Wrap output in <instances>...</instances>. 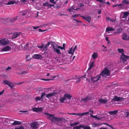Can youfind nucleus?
<instances>
[{"mask_svg":"<svg viewBox=\"0 0 129 129\" xmlns=\"http://www.w3.org/2000/svg\"><path fill=\"white\" fill-rule=\"evenodd\" d=\"M122 30L121 28H119L117 29V33H120L122 32Z\"/></svg>","mask_w":129,"mask_h":129,"instance_id":"49530a36","label":"nucleus"},{"mask_svg":"<svg viewBox=\"0 0 129 129\" xmlns=\"http://www.w3.org/2000/svg\"><path fill=\"white\" fill-rule=\"evenodd\" d=\"M50 42H48V43L45 45L44 49V50H47V48L50 45Z\"/></svg>","mask_w":129,"mask_h":129,"instance_id":"72a5a7b5","label":"nucleus"},{"mask_svg":"<svg viewBox=\"0 0 129 129\" xmlns=\"http://www.w3.org/2000/svg\"><path fill=\"white\" fill-rule=\"evenodd\" d=\"M66 46V44L63 43V47H61L59 46V47L61 49L63 50L65 49V48Z\"/></svg>","mask_w":129,"mask_h":129,"instance_id":"c03bdc74","label":"nucleus"},{"mask_svg":"<svg viewBox=\"0 0 129 129\" xmlns=\"http://www.w3.org/2000/svg\"><path fill=\"white\" fill-rule=\"evenodd\" d=\"M28 44L27 43L26 45H24V47L22 48V49L24 50L27 49L28 47Z\"/></svg>","mask_w":129,"mask_h":129,"instance_id":"ea45409f","label":"nucleus"},{"mask_svg":"<svg viewBox=\"0 0 129 129\" xmlns=\"http://www.w3.org/2000/svg\"><path fill=\"white\" fill-rule=\"evenodd\" d=\"M118 50L119 53H121L122 54L120 57V61L123 62L124 64H126L127 62L126 60V59L129 58V56L125 55L124 53V50L123 49H118Z\"/></svg>","mask_w":129,"mask_h":129,"instance_id":"f257e3e1","label":"nucleus"},{"mask_svg":"<svg viewBox=\"0 0 129 129\" xmlns=\"http://www.w3.org/2000/svg\"><path fill=\"white\" fill-rule=\"evenodd\" d=\"M122 39L123 40H129V37H127V35L125 33L123 34L122 36Z\"/></svg>","mask_w":129,"mask_h":129,"instance_id":"6ab92c4d","label":"nucleus"},{"mask_svg":"<svg viewBox=\"0 0 129 129\" xmlns=\"http://www.w3.org/2000/svg\"><path fill=\"white\" fill-rule=\"evenodd\" d=\"M9 42V40L7 39H3L0 40V44L3 45H8Z\"/></svg>","mask_w":129,"mask_h":129,"instance_id":"6e6552de","label":"nucleus"},{"mask_svg":"<svg viewBox=\"0 0 129 129\" xmlns=\"http://www.w3.org/2000/svg\"><path fill=\"white\" fill-rule=\"evenodd\" d=\"M16 3L15 1H9L8 3L6 4V5H13L15 3Z\"/></svg>","mask_w":129,"mask_h":129,"instance_id":"7c9ffc66","label":"nucleus"},{"mask_svg":"<svg viewBox=\"0 0 129 129\" xmlns=\"http://www.w3.org/2000/svg\"><path fill=\"white\" fill-rule=\"evenodd\" d=\"M118 111L115 110L113 111H110L108 112V113L110 115H114L117 114Z\"/></svg>","mask_w":129,"mask_h":129,"instance_id":"f3484780","label":"nucleus"},{"mask_svg":"<svg viewBox=\"0 0 129 129\" xmlns=\"http://www.w3.org/2000/svg\"><path fill=\"white\" fill-rule=\"evenodd\" d=\"M122 2L124 4H129V2L127 0H122Z\"/></svg>","mask_w":129,"mask_h":129,"instance_id":"4c0bfd02","label":"nucleus"},{"mask_svg":"<svg viewBox=\"0 0 129 129\" xmlns=\"http://www.w3.org/2000/svg\"><path fill=\"white\" fill-rule=\"evenodd\" d=\"M26 58L27 59L26 61H27L30 60L31 59L30 58V56L29 55H26Z\"/></svg>","mask_w":129,"mask_h":129,"instance_id":"a19ab883","label":"nucleus"},{"mask_svg":"<svg viewBox=\"0 0 129 129\" xmlns=\"http://www.w3.org/2000/svg\"><path fill=\"white\" fill-rule=\"evenodd\" d=\"M92 56L93 59H95L98 56V54L97 52H94L92 54Z\"/></svg>","mask_w":129,"mask_h":129,"instance_id":"c756f323","label":"nucleus"},{"mask_svg":"<svg viewBox=\"0 0 129 129\" xmlns=\"http://www.w3.org/2000/svg\"><path fill=\"white\" fill-rule=\"evenodd\" d=\"M33 29H38V28L39 27V26H34L33 27Z\"/></svg>","mask_w":129,"mask_h":129,"instance_id":"bf43d9fd","label":"nucleus"},{"mask_svg":"<svg viewBox=\"0 0 129 129\" xmlns=\"http://www.w3.org/2000/svg\"><path fill=\"white\" fill-rule=\"evenodd\" d=\"M82 128L84 129H91L90 127L89 126H83Z\"/></svg>","mask_w":129,"mask_h":129,"instance_id":"de8ad7c7","label":"nucleus"},{"mask_svg":"<svg viewBox=\"0 0 129 129\" xmlns=\"http://www.w3.org/2000/svg\"><path fill=\"white\" fill-rule=\"evenodd\" d=\"M83 19L86 20L89 22H90L91 20V17L88 15H86L84 16L82 15L80 16Z\"/></svg>","mask_w":129,"mask_h":129,"instance_id":"f8f14e48","label":"nucleus"},{"mask_svg":"<svg viewBox=\"0 0 129 129\" xmlns=\"http://www.w3.org/2000/svg\"><path fill=\"white\" fill-rule=\"evenodd\" d=\"M105 40L109 42V40L108 38V37H106L105 38Z\"/></svg>","mask_w":129,"mask_h":129,"instance_id":"338daca9","label":"nucleus"},{"mask_svg":"<svg viewBox=\"0 0 129 129\" xmlns=\"http://www.w3.org/2000/svg\"><path fill=\"white\" fill-rule=\"evenodd\" d=\"M92 94H89L85 98H83L81 100V101L83 102H86L89 100H91L92 99Z\"/></svg>","mask_w":129,"mask_h":129,"instance_id":"7ed1b4c3","label":"nucleus"},{"mask_svg":"<svg viewBox=\"0 0 129 129\" xmlns=\"http://www.w3.org/2000/svg\"><path fill=\"white\" fill-rule=\"evenodd\" d=\"M114 30V29L112 27H107L106 28V32H108L109 31H111Z\"/></svg>","mask_w":129,"mask_h":129,"instance_id":"4be33fe9","label":"nucleus"},{"mask_svg":"<svg viewBox=\"0 0 129 129\" xmlns=\"http://www.w3.org/2000/svg\"><path fill=\"white\" fill-rule=\"evenodd\" d=\"M93 127H96L100 125L99 123H94L93 124Z\"/></svg>","mask_w":129,"mask_h":129,"instance_id":"a18cd8bd","label":"nucleus"},{"mask_svg":"<svg viewBox=\"0 0 129 129\" xmlns=\"http://www.w3.org/2000/svg\"><path fill=\"white\" fill-rule=\"evenodd\" d=\"M32 58L35 59H41L43 57L40 55L38 54H35L33 56Z\"/></svg>","mask_w":129,"mask_h":129,"instance_id":"4468645a","label":"nucleus"},{"mask_svg":"<svg viewBox=\"0 0 129 129\" xmlns=\"http://www.w3.org/2000/svg\"><path fill=\"white\" fill-rule=\"evenodd\" d=\"M52 47L53 48V51L54 52L57 53L58 54H61L60 50L58 49H60L59 47V46L55 44L52 45Z\"/></svg>","mask_w":129,"mask_h":129,"instance_id":"20e7f679","label":"nucleus"},{"mask_svg":"<svg viewBox=\"0 0 129 129\" xmlns=\"http://www.w3.org/2000/svg\"><path fill=\"white\" fill-rule=\"evenodd\" d=\"M123 98L121 97H117L116 96H115L113 100L114 101H119L122 100Z\"/></svg>","mask_w":129,"mask_h":129,"instance_id":"dca6fc26","label":"nucleus"},{"mask_svg":"<svg viewBox=\"0 0 129 129\" xmlns=\"http://www.w3.org/2000/svg\"><path fill=\"white\" fill-rule=\"evenodd\" d=\"M79 122H75L74 123V125H76L79 124Z\"/></svg>","mask_w":129,"mask_h":129,"instance_id":"69168bd1","label":"nucleus"},{"mask_svg":"<svg viewBox=\"0 0 129 129\" xmlns=\"http://www.w3.org/2000/svg\"><path fill=\"white\" fill-rule=\"evenodd\" d=\"M106 19H107V21H112V22H113V20H112V19H111L109 17H107Z\"/></svg>","mask_w":129,"mask_h":129,"instance_id":"09e8293b","label":"nucleus"},{"mask_svg":"<svg viewBox=\"0 0 129 129\" xmlns=\"http://www.w3.org/2000/svg\"><path fill=\"white\" fill-rule=\"evenodd\" d=\"M54 92H52L51 93H50L48 94H46L45 93V96L46 98L48 99H49L51 97H52L56 93H58L59 91H56L53 90Z\"/></svg>","mask_w":129,"mask_h":129,"instance_id":"1a4fd4ad","label":"nucleus"},{"mask_svg":"<svg viewBox=\"0 0 129 129\" xmlns=\"http://www.w3.org/2000/svg\"><path fill=\"white\" fill-rule=\"evenodd\" d=\"M43 109V108L42 107L33 108V111L34 112H38L42 111Z\"/></svg>","mask_w":129,"mask_h":129,"instance_id":"2eb2a0df","label":"nucleus"},{"mask_svg":"<svg viewBox=\"0 0 129 129\" xmlns=\"http://www.w3.org/2000/svg\"><path fill=\"white\" fill-rule=\"evenodd\" d=\"M110 71L107 68H105L102 72L100 75L105 76H108L110 75Z\"/></svg>","mask_w":129,"mask_h":129,"instance_id":"39448f33","label":"nucleus"},{"mask_svg":"<svg viewBox=\"0 0 129 129\" xmlns=\"http://www.w3.org/2000/svg\"><path fill=\"white\" fill-rule=\"evenodd\" d=\"M107 100L105 99H103L102 98H101L99 100V101L101 103H106L107 102Z\"/></svg>","mask_w":129,"mask_h":129,"instance_id":"393cba45","label":"nucleus"},{"mask_svg":"<svg viewBox=\"0 0 129 129\" xmlns=\"http://www.w3.org/2000/svg\"><path fill=\"white\" fill-rule=\"evenodd\" d=\"M4 90H3L2 91L0 92V96L3 94L4 92Z\"/></svg>","mask_w":129,"mask_h":129,"instance_id":"052dcab7","label":"nucleus"},{"mask_svg":"<svg viewBox=\"0 0 129 129\" xmlns=\"http://www.w3.org/2000/svg\"><path fill=\"white\" fill-rule=\"evenodd\" d=\"M18 18V16H17L15 18H11L10 20V22H15L17 19Z\"/></svg>","mask_w":129,"mask_h":129,"instance_id":"2f4dec72","label":"nucleus"},{"mask_svg":"<svg viewBox=\"0 0 129 129\" xmlns=\"http://www.w3.org/2000/svg\"><path fill=\"white\" fill-rule=\"evenodd\" d=\"M94 62L92 61L90 62L89 64V67L88 69V70H89L91 69L92 67L94 65Z\"/></svg>","mask_w":129,"mask_h":129,"instance_id":"5701e85b","label":"nucleus"},{"mask_svg":"<svg viewBox=\"0 0 129 129\" xmlns=\"http://www.w3.org/2000/svg\"><path fill=\"white\" fill-rule=\"evenodd\" d=\"M21 34V32L14 33L13 35L12 38L13 39L17 38Z\"/></svg>","mask_w":129,"mask_h":129,"instance_id":"a211bd4d","label":"nucleus"},{"mask_svg":"<svg viewBox=\"0 0 129 129\" xmlns=\"http://www.w3.org/2000/svg\"><path fill=\"white\" fill-rule=\"evenodd\" d=\"M93 111L92 110H90L89 112H84L83 113H68L67 114L70 115H76L77 116H82L85 115L86 114H89L90 113V116L91 117V116L92 115V114L93 113Z\"/></svg>","mask_w":129,"mask_h":129,"instance_id":"f03ea898","label":"nucleus"},{"mask_svg":"<svg viewBox=\"0 0 129 129\" xmlns=\"http://www.w3.org/2000/svg\"><path fill=\"white\" fill-rule=\"evenodd\" d=\"M79 5H80V7H83L84 6V5L82 3H80Z\"/></svg>","mask_w":129,"mask_h":129,"instance_id":"13d9d810","label":"nucleus"},{"mask_svg":"<svg viewBox=\"0 0 129 129\" xmlns=\"http://www.w3.org/2000/svg\"><path fill=\"white\" fill-rule=\"evenodd\" d=\"M15 129H24V128L23 126H21L15 128Z\"/></svg>","mask_w":129,"mask_h":129,"instance_id":"8fccbe9b","label":"nucleus"},{"mask_svg":"<svg viewBox=\"0 0 129 129\" xmlns=\"http://www.w3.org/2000/svg\"><path fill=\"white\" fill-rule=\"evenodd\" d=\"M77 47V46L76 45L75 46L74 49L73 50V51H75L76 50V48Z\"/></svg>","mask_w":129,"mask_h":129,"instance_id":"e2e57ef3","label":"nucleus"},{"mask_svg":"<svg viewBox=\"0 0 129 129\" xmlns=\"http://www.w3.org/2000/svg\"><path fill=\"white\" fill-rule=\"evenodd\" d=\"M49 4L48 2H45V3H43V7H47L49 8Z\"/></svg>","mask_w":129,"mask_h":129,"instance_id":"f704fd0d","label":"nucleus"},{"mask_svg":"<svg viewBox=\"0 0 129 129\" xmlns=\"http://www.w3.org/2000/svg\"><path fill=\"white\" fill-rule=\"evenodd\" d=\"M74 20L76 21L77 23H82V22L76 19H74Z\"/></svg>","mask_w":129,"mask_h":129,"instance_id":"603ef678","label":"nucleus"},{"mask_svg":"<svg viewBox=\"0 0 129 129\" xmlns=\"http://www.w3.org/2000/svg\"><path fill=\"white\" fill-rule=\"evenodd\" d=\"M11 67H8L6 69V71H7L8 70H9V69H11Z\"/></svg>","mask_w":129,"mask_h":129,"instance_id":"774afa93","label":"nucleus"},{"mask_svg":"<svg viewBox=\"0 0 129 129\" xmlns=\"http://www.w3.org/2000/svg\"><path fill=\"white\" fill-rule=\"evenodd\" d=\"M50 2L51 3L53 4H55L57 2L56 1L54 2V0H50Z\"/></svg>","mask_w":129,"mask_h":129,"instance_id":"864d4df0","label":"nucleus"},{"mask_svg":"<svg viewBox=\"0 0 129 129\" xmlns=\"http://www.w3.org/2000/svg\"><path fill=\"white\" fill-rule=\"evenodd\" d=\"M129 14V12L127 11L124 12H123V18H125L127 17Z\"/></svg>","mask_w":129,"mask_h":129,"instance_id":"c85d7f7f","label":"nucleus"},{"mask_svg":"<svg viewBox=\"0 0 129 129\" xmlns=\"http://www.w3.org/2000/svg\"><path fill=\"white\" fill-rule=\"evenodd\" d=\"M64 96L66 100L69 99L70 100L72 97V96L70 94H64Z\"/></svg>","mask_w":129,"mask_h":129,"instance_id":"412c9836","label":"nucleus"},{"mask_svg":"<svg viewBox=\"0 0 129 129\" xmlns=\"http://www.w3.org/2000/svg\"><path fill=\"white\" fill-rule=\"evenodd\" d=\"M27 72L26 71H23L22 72H21L20 74H27Z\"/></svg>","mask_w":129,"mask_h":129,"instance_id":"6e6d98bb","label":"nucleus"},{"mask_svg":"<svg viewBox=\"0 0 129 129\" xmlns=\"http://www.w3.org/2000/svg\"><path fill=\"white\" fill-rule=\"evenodd\" d=\"M82 125L80 124L78 126L74 127L73 129H80L82 127Z\"/></svg>","mask_w":129,"mask_h":129,"instance_id":"e433bc0d","label":"nucleus"},{"mask_svg":"<svg viewBox=\"0 0 129 129\" xmlns=\"http://www.w3.org/2000/svg\"><path fill=\"white\" fill-rule=\"evenodd\" d=\"M103 124H105V125H106L108 126L109 127H111L110 126V125L108 124L107 123H103Z\"/></svg>","mask_w":129,"mask_h":129,"instance_id":"680f3d73","label":"nucleus"},{"mask_svg":"<svg viewBox=\"0 0 129 129\" xmlns=\"http://www.w3.org/2000/svg\"><path fill=\"white\" fill-rule=\"evenodd\" d=\"M72 51L73 50H72V47L69 49V51H68V53H69L72 52Z\"/></svg>","mask_w":129,"mask_h":129,"instance_id":"4d7b16f0","label":"nucleus"},{"mask_svg":"<svg viewBox=\"0 0 129 129\" xmlns=\"http://www.w3.org/2000/svg\"><path fill=\"white\" fill-rule=\"evenodd\" d=\"M124 6V5L123 4H117L114 5L113 6V7L114 8L115 7L118 6V7H120L119 8H122V7Z\"/></svg>","mask_w":129,"mask_h":129,"instance_id":"b1692460","label":"nucleus"},{"mask_svg":"<svg viewBox=\"0 0 129 129\" xmlns=\"http://www.w3.org/2000/svg\"><path fill=\"white\" fill-rule=\"evenodd\" d=\"M62 120V118L60 117H55L54 121H55L56 122H59Z\"/></svg>","mask_w":129,"mask_h":129,"instance_id":"cd10ccee","label":"nucleus"},{"mask_svg":"<svg viewBox=\"0 0 129 129\" xmlns=\"http://www.w3.org/2000/svg\"><path fill=\"white\" fill-rule=\"evenodd\" d=\"M45 94V93L43 92L42 93V94L41 95V97H40L38 96H37L35 98L36 102H37L38 101H40L41 100H43V97Z\"/></svg>","mask_w":129,"mask_h":129,"instance_id":"ddd939ff","label":"nucleus"},{"mask_svg":"<svg viewBox=\"0 0 129 129\" xmlns=\"http://www.w3.org/2000/svg\"><path fill=\"white\" fill-rule=\"evenodd\" d=\"M101 77L100 75H98L95 77L91 78L90 79L92 82H94L98 81Z\"/></svg>","mask_w":129,"mask_h":129,"instance_id":"9b49d317","label":"nucleus"},{"mask_svg":"<svg viewBox=\"0 0 129 129\" xmlns=\"http://www.w3.org/2000/svg\"><path fill=\"white\" fill-rule=\"evenodd\" d=\"M31 128V129H38L39 127V124L37 122H33L30 124Z\"/></svg>","mask_w":129,"mask_h":129,"instance_id":"9d476101","label":"nucleus"},{"mask_svg":"<svg viewBox=\"0 0 129 129\" xmlns=\"http://www.w3.org/2000/svg\"><path fill=\"white\" fill-rule=\"evenodd\" d=\"M80 14H75L74 15H72L71 16V17L73 18H75V17H76L77 16L79 15Z\"/></svg>","mask_w":129,"mask_h":129,"instance_id":"3c124183","label":"nucleus"},{"mask_svg":"<svg viewBox=\"0 0 129 129\" xmlns=\"http://www.w3.org/2000/svg\"><path fill=\"white\" fill-rule=\"evenodd\" d=\"M11 49V48L9 46H7L3 48L2 49V51H7Z\"/></svg>","mask_w":129,"mask_h":129,"instance_id":"aec40b11","label":"nucleus"},{"mask_svg":"<svg viewBox=\"0 0 129 129\" xmlns=\"http://www.w3.org/2000/svg\"><path fill=\"white\" fill-rule=\"evenodd\" d=\"M66 99L65 97H64V95L62 97H60V99L59 101L61 103H63L64 102V101L66 100Z\"/></svg>","mask_w":129,"mask_h":129,"instance_id":"a878e982","label":"nucleus"},{"mask_svg":"<svg viewBox=\"0 0 129 129\" xmlns=\"http://www.w3.org/2000/svg\"><path fill=\"white\" fill-rule=\"evenodd\" d=\"M73 9H74V8L73 7V6H72L70 8L68 9V10L70 12H73Z\"/></svg>","mask_w":129,"mask_h":129,"instance_id":"79ce46f5","label":"nucleus"},{"mask_svg":"<svg viewBox=\"0 0 129 129\" xmlns=\"http://www.w3.org/2000/svg\"><path fill=\"white\" fill-rule=\"evenodd\" d=\"M39 32H42L46 31V30H43L41 29H39Z\"/></svg>","mask_w":129,"mask_h":129,"instance_id":"0e129e2a","label":"nucleus"},{"mask_svg":"<svg viewBox=\"0 0 129 129\" xmlns=\"http://www.w3.org/2000/svg\"><path fill=\"white\" fill-rule=\"evenodd\" d=\"M44 114L47 116V118L50 119L52 122H53L54 121L55 117L54 115L50 114L47 112L44 113Z\"/></svg>","mask_w":129,"mask_h":129,"instance_id":"423d86ee","label":"nucleus"},{"mask_svg":"<svg viewBox=\"0 0 129 129\" xmlns=\"http://www.w3.org/2000/svg\"><path fill=\"white\" fill-rule=\"evenodd\" d=\"M45 46V45L42 44L41 46H38V47L39 48L41 49L42 50H44V46Z\"/></svg>","mask_w":129,"mask_h":129,"instance_id":"58836bf2","label":"nucleus"},{"mask_svg":"<svg viewBox=\"0 0 129 129\" xmlns=\"http://www.w3.org/2000/svg\"><path fill=\"white\" fill-rule=\"evenodd\" d=\"M125 115L128 118H129V112H125Z\"/></svg>","mask_w":129,"mask_h":129,"instance_id":"37998d69","label":"nucleus"},{"mask_svg":"<svg viewBox=\"0 0 129 129\" xmlns=\"http://www.w3.org/2000/svg\"><path fill=\"white\" fill-rule=\"evenodd\" d=\"M80 78H77V80L76 81V83H79L80 81L81 80L80 79Z\"/></svg>","mask_w":129,"mask_h":129,"instance_id":"5fc2aeb1","label":"nucleus"},{"mask_svg":"<svg viewBox=\"0 0 129 129\" xmlns=\"http://www.w3.org/2000/svg\"><path fill=\"white\" fill-rule=\"evenodd\" d=\"M27 14V12L25 11H22L20 12V15L22 16H24Z\"/></svg>","mask_w":129,"mask_h":129,"instance_id":"c9c22d12","label":"nucleus"},{"mask_svg":"<svg viewBox=\"0 0 129 129\" xmlns=\"http://www.w3.org/2000/svg\"><path fill=\"white\" fill-rule=\"evenodd\" d=\"M91 117L93 118L97 119L99 120H100L102 118V117H101V115H99V116H98L92 115L91 116Z\"/></svg>","mask_w":129,"mask_h":129,"instance_id":"473e14b6","label":"nucleus"},{"mask_svg":"<svg viewBox=\"0 0 129 129\" xmlns=\"http://www.w3.org/2000/svg\"><path fill=\"white\" fill-rule=\"evenodd\" d=\"M21 122L20 121H15L13 123H12V124L13 125H19L21 124Z\"/></svg>","mask_w":129,"mask_h":129,"instance_id":"bb28decb","label":"nucleus"},{"mask_svg":"<svg viewBox=\"0 0 129 129\" xmlns=\"http://www.w3.org/2000/svg\"><path fill=\"white\" fill-rule=\"evenodd\" d=\"M3 82L5 84L9 86L11 89H13L14 87V85L13 83L8 80H4Z\"/></svg>","mask_w":129,"mask_h":129,"instance_id":"0eeeda50","label":"nucleus"}]
</instances>
